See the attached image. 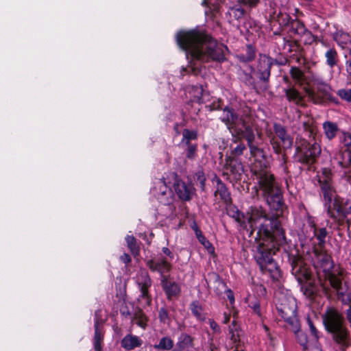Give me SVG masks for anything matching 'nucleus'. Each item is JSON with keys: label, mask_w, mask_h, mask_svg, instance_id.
Segmentation results:
<instances>
[{"label": "nucleus", "mask_w": 351, "mask_h": 351, "mask_svg": "<svg viewBox=\"0 0 351 351\" xmlns=\"http://www.w3.org/2000/svg\"><path fill=\"white\" fill-rule=\"evenodd\" d=\"M173 188L179 199L182 201H189L195 194V188L192 183L185 182L182 180L177 179Z\"/></svg>", "instance_id": "nucleus-17"}, {"label": "nucleus", "mask_w": 351, "mask_h": 351, "mask_svg": "<svg viewBox=\"0 0 351 351\" xmlns=\"http://www.w3.org/2000/svg\"><path fill=\"white\" fill-rule=\"evenodd\" d=\"M313 261L314 266L324 272L325 278L328 280L337 275L341 276L343 274L341 269L337 274L332 271L335 266L334 262L324 247H313Z\"/></svg>", "instance_id": "nucleus-9"}, {"label": "nucleus", "mask_w": 351, "mask_h": 351, "mask_svg": "<svg viewBox=\"0 0 351 351\" xmlns=\"http://www.w3.org/2000/svg\"><path fill=\"white\" fill-rule=\"evenodd\" d=\"M132 320L142 328H145L147 325V318L141 310H138L135 312Z\"/></svg>", "instance_id": "nucleus-37"}, {"label": "nucleus", "mask_w": 351, "mask_h": 351, "mask_svg": "<svg viewBox=\"0 0 351 351\" xmlns=\"http://www.w3.org/2000/svg\"><path fill=\"white\" fill-rule=\"evenodd\" d=\"M345 314L348 322L351 324V307L346 311Z\"/></svg>", "instance_id": "nucleus-64"}, {"label": "nucleus", "mask_w": 351, "mask_h": 351, "mask_svg": "<svg viewBox=\"0 0 351 351\" xmlns=\"http://www.w3.org/2000/svg\"><path fill=\"white\" fill-rule=\"evenodd\" d=\"M338 96L343 100L351 102V88H342L337 91Z\"/></svg>", "instance_id": "nucleus-46"}, {"label": "nucleus", "mask_w": 351, "mask_h": 351, "mask_svg": "<svg viewBox=\"0 0 351 351\" xmlns=\"http://www.w3.org/2000/svg\"><path fill=\"white\" fill-rule=\"evenodd\" d=\"M146 265L152 271H157L163 277H167L165 274L171 270V265L165 258H158L157 259H149L146 261Z\"/></svg>", "instance_id": "nucleus-18"}, {"label": "nucleus", "mask_w": 351, "mask_h": 351, "mask_svg": "<svg viewBox=\"0 0 351 351\" xmlns=\"http://www.w3.org/2000/svg\"><path fill=\"white\" fill-rule=\"evenodd\" d=\"M103 328L95 327V334L93 337V346L95 351H101V343L104 340Z\"/></svg>", "instance_id": "nucleus-31"}, {"label": "nucleus", "mask_w": 351, "mask_h": 351, "mask_svg": "<svg viewBox=\"0 0 351 351\" xmlns=\"http://www.w3.org/2000/svg\"><path fill=\"white\" fill-rule=\"evenodd\" d=\"M285 241V239L280 242L278 241V237H272L271 239H265V240H263V242L257 246L254 253V258L260 267L265 266L267 261L271 260L272 254L275 253V245L274 244L271 247L268 246L266 242H275L278 245H281L284 243Z\"/></svg>", "instance_id": "nucleus-11"}, {"label": "nucleus", "mask_w": 351, "mask_h": 351, "mask_svg": "<svg viewBox=\"0 0 351 351\" xmlns=\"http://www.w3.org/2000/svg\"><path fill=\"white\" fill-rule=\"evenodd\" d=\"M240 3L229 6L226 14L229 16V22L241 20L245 15V11L241 8Z\"/></svg>", "instance_id": "nucleus-27"}, {"label": "nucleus", "mask_w": 351, "mask_h": 351, "mask_svg": "<svg viewBox=\"0 0 351 351\" xmlns=\"http://www.w3.org/2000/svg\"><path fill=\"white\" fill-rule=\"evenodd\" d=\"M162 251L165 255L168 256L170 258L172 259L173 258L172 252L168 247H162Z\"/></svg>", "instance_id": "nucleus-60"}, {"label": "nucleus", "mask_w": 351, "mask_h": 351, "mask_svg": "<svg viewBox=\"0 0 351 351\" xmlns=\"http://www.w3.org/2000/svg\"><path fill=\"white\" fill-rule=\"evenodd\" d=\"M136 283L141 291L138 297V304L142 307L149 306L152 303V297L149 293L152 285V280L145 271L141 272L136 277Z\"/></svg>", "instance_id": "nucleus-12"}, {"label": "nucleus", "mask_w": 351, "mask_h": 351, "mask_svg": "<svg viewBox=\"0 0 351 351\" xmlns=\"http://www.w3.org/2000/svg\"><path fill=\"white\" fill-rule=\"evenodd\" d=\"M290 74L291 77L298 82H301L303 80L304 73L297 67H291Z\"/></svg>", "instance_id": "nucleus-44"}, {"label": "nucleus", "mask_w": 351, "mask_h": 351, "mask_svg": "<svg viewBox=\"0 0 351 351\" xmlns=\"http://www.w3.org/2000/svg\"><path fill=\"white\" fill-rule=\"evenodd\" d=\"M326 64L333 68L338 62V53L335 48H330L325 53Z\"/></svg>", "instance_id": "nucleus-32"}, {"label": "nucleus", "mask_w": 351, "mask_h": 351, "mask_svg": "<svg viewBox=\"0 0 351 351\" xmlns=\"http://www.w3.org/2000/svg\"><path fill=\"white\" fill-rule=\"evenodd\" d=\"M226 165L233 180L237 182L242 179L244 173V168L241 161L236 158L228 157L226 159Z\"/></svg>", "instance_id": "nucleus-20"}, {"label": "nucleus", "mask_w": 351, "mask_h": 351, "mask_svg": "<svg viewBox=\"0 0 351 351\" xmlns=\"http://www.w3.org/2000/svg\"><path fill=\"white\" fill-rule=\"evenodd\" d=\"M260 269L263 273H268L274 280H278L280 277V271L273 258L267 261L265 265L261 267Z\"/></svg>", "instance_id": "nucleus-28"}, {"label": "nucleus", "mask_w": 351, "mask_h": 351, "mask_svg": "<svg viewBox=\"0 0 351 351\" xmlns=\"http://www.w3.org/2000/svg\"><path fill=\"white\" fill-rule=\"evenodd\" d=\"M326 330L341 351L351 346L350 333L344 325L343 317L335 308H328L322 315Z\"/></svg>", "instance_id": "nucleus-4"}, {"label": "nucleus", "mask_w": 351, "mask_h": 351, "mask_svg": "<svg viewBox=\"0 0 351 351\" xmlns=\"http://www.w3.org/2000/svg\"><path fill=\"white\" fill-rule=\"evenodd\" d=\"M161 285L169 300L176 298L180 295L181 291L180 285L169 277H163L161 279Z\"/></svg>", "instance_id": "nucleus-19"}, {"label": "nucleus", "mask_w": 351, "mask_h": 351, "mask_svg": "<svg viewBox=\"0 0 351 351\" xmlns=\"http://www.w3.org/2000/svg\"><path fill=\"white\" fill-rule=\"evenodd\" d=\"M255 58V50L251 45H247L244 53L238 55V58L243 62H250Z\"/></svg>", "instance_id": "nucleus-34"}, {"label": "nucleus", "mask_w": 351, "mask_h": 351, "mask_svg": "<svg viewBox=\"0 0 351 351\" xmlns=\"http://www.w3.org/2000/svg\"><path fill=\"white\" fill-rule=\"evenodd\" d=\"M160 321L166 323L169 320L168 311L165 308H160L158 311Z\"/></svg>", "instance_id": "nucleus-50"}, {"label": "nucleus", "mask_w": 351, "mask_h": 351, "mask_svg": "<svg viewBox=\"0 0 351 351\" xmlns=\"http://www.w3.org/2000/svg\"><path fill=\"white\" fill-rule=\"evenodd\" d=\"M301 289L307 298H311L315 293L316 288L311 283H306L302 286Z\"/></svg>", "instance_id": "nucleus-41"}, {"label": "nucleus", "mask_w": 351, "mask_h": 351, "mask_svg": "<svg viewBox=\"0 0 351 351\" xmlns=\"http://www.w3.org/2000/svg\"><path fill=\"white\" fill-rule=\"evenodd\" d=\"M143 340L139 337L132 335H126L121 341V346L127 351H130L141 346Z\"/></svg>", "instance_id": "nucleus-23"}, {"label": "nucleus", "mask_w": 351, "mask_h": 351, "mask_svg": "<svg viewBox=\"0 0 351 351\" xmlns=\"http://www.w3.org/2000/svg\"><path fill=\"white\" fill-rule=\"evenodd\" d=\"M250 306L253 309L255 314L258 317H261V311L259 302H255L254 303H251Z\"/></svg>", "instance_id": "nucleus-53"}, {"label": "nucleus", "mask_w": 351, "mask_h": 351, "mask_svg": "<svg viewBox=\"0 0 351 351\" xmlns=\"http://www.w3.org/2000/svg\"><path fill=\"white\" fill-rule=\"evenodd\" d=\"M195 234L197 236V238L198 239L199 241L206 248L209 250V252L213 251V247H212L211 243L206 239V237L202 234V232L196 229L195 230Z\"/></svg>", "instance_id": "nucleus-42"}, {"label": "nucleus", "mask_w": 351, "mask_h": 351, "mask_svg": "<svg viewBox=\"0 0 351 351\" xmlns=\"http://www.w3.org/2000/svg\"><path fill=\"white\" fill-rule=\"evenodd\" d=\"M104 322V319L102 318L101 310L99 309L95 312V322L94 328H103L102 324Z\"/></svg>", "instance_id": "nucleus-47"}, {"label": "nucleus", "mask_w": 351, "mask_h": 351, "mask_svg": "<svg viewBox=\"0 0 351 351\" xmlns=\"http://www.w3.org/2000/svg\"><path fill=\"white\" fill-rule=\"evenodd\" d=\"M310 224L313 228L314 237L318 241L317 244L314 245L313 247H325L326 238L328 234L326 229L325 228H317L313 221H311Z\"/></svg>", "instance_id": "nucleus-26"}, {"label": "nucleus", "mask_w": 351, "mask_h": 351, "mask_svg": "<svg viewBox=\"0 0 351 351\" xmlns=\"http://www.w3.org/2000/svg\"><path fill=\"white\" fill-rule=\"evenodd\" d=\"M230 315L229 313L224 312L223 314V320L222 322L223 324H228L230 321Z\"/></svg>", "instance_id": "nucleus-63"}, {"label": "nucleus", "mask_w": 351, "mask_h": 351, "mask_svg": "<svg viewBox=\"0 0 351 351\" xmlns=\"http://www.w3.org/2000/svg\"><path fill=\"white\" fill-rule=\"evenodd\" d=\"M177 43L193 59L198 61H221L224 58L223 47L202 31L180 32L177 34Z\"/></svg>", "instance_id": "nucleus-1"}, {"label": "nucleus", "mask_w": 351, "mask_h": 351, "mask_svg": "<svg viewBox=\"0 0 351 351\" xmlns=\"http://www.w3.org/2000/svg\"><path fill=\"white\" fill-rule=\"evenodd\" d=\"M153 194L164 205L171 204L174 201V195L171 188L167 185L164 178L158 179L154 182Z\"/></svg>", "instance_id": "nucleus-14"}, {"label": "nucleus", "mask_w": 351, "mask_h": 351, "mask_svg": "<svg viewBox=\"0 0 351 351\" xmlns=\"http://www.w3.org/2000/svg\"><path fill=\"white\" fill-rule=\"evenodd\" d=\"M121 261H123L124 263H130L131 262V258L129 256V254L124 253L122 256L120 257Z\"/></svg>", "instance_id": "nucleus-59"}, {"label": "nucleus", "mask_w": 351, "mask_h": 351, "mask_svg": "<svg viewBox=\"0 0 351 351\" xmlns=\"http://www.w3.org/2000/svg\"><path fill=\"white\" fill-rule=\"evenodd\" d=\"M127 245L130 249L131 253L134 256H136L139 254L140 248L137 245L136 239L132 235H128L125 237Z\"/></svg>", "instance_id": "nucleus-35"}, {"label": "nucleus", "mask_w": 351, "mask_h": 351, "mask_svg": "<svg viewBox=\"0 0 351 351\" xmlns=\"http://www.w3.org/2000/svg\"><path fill=\"white\" fill-rule=\"evenodd\" d=\"M260 0H237V3H242L243 5H247L250 7L256 6Z\"/></svg>", "instance_id": "nucleus-55"}, {"label": "nucleus", "mask_w": 351, "mask_h": 351, "mask_svg": "<svg viewBox=\"0 0 351 351\" xmlns=\"http://www.w3.org/2000/svg\"><path fill=\"white\" fill-rule=\"evenodd\" d=\"M291 274L300 283L303 280H308L311 276V272L304 263V260L299 256H293L289 259Z\"/></svg>", "instance_id": "nucleus-16"}, {"label": "nucleus", "mask_w": 351, "mask_h": 351, "mask_svg": "<svg viewBox=\"0 0 351 351\" xmlns=\"http://www.w3.org/2000/svg\"><path fill=\"white\" fill-rule=\"evenodd\" d=\"M208 323H209L210 327L215 332L219 333L221 332V328H220L219 326L213 319H209Z\"/></svg>", "instance_id": "nucleus-57"}, {"label": "nucleus", "mask_w": 351, "mask_h": 351, "mask_svg": "<svg viewBox=\"0 0 351 351\" xmlns=\"http://www.w3.org/2000/svg\"><path fill=\"white\" fill-rule=\"evenodd\" d=\"M309 317H310L309 316L307 317V323H308L310 331H311V334L316 339H317L318 338V331H317V328H315V326H314L313 322L311 320V319Z\"/></svg>", "instance_id": "nucleus-52"}, {"label": "nucleus", "mask_w": 351, "mask_h": 351, "mask_svg": "<svg viewBox=\"0 0 351 351\" xmlns=\"http://www.w3.org/2000/svg\"><path fill=\"white\" fill-rule=\"evenodd\" d=\"M274 130L276 136L282 143V147L284 149L291 148L293 145V139L287 133L285 127L278 123L274 124Z\"/></svg>", "instance_id": "nucleus-21"}, {"label": "nucleus", "mask_w": 351, "mask_h": 351, "mask_svg": "<svg viewBox=\"0 0 351 351\" xmlns=\"http://www.w3.org/2000/svg\"><path fill=\"white\" fill-rule=\"evenodd\" d=\"M315 88L313 90H308L306 91L307 95L314 104H322L327 100L332 98L330 93V87L326 83L317 81L315 83Z\"/></svg>", "instance_id": "nucleus-13"}, {"label": "nucleus", "mask_w": 351, "mask_h": 351, "mask_svg": "<svg viewBox=\"0 0 351 351\" xmlns=\"http://www.w3.org/2000/svg\"><path fill=\"white\" fill-rule=\"evenodd\" d=\"M246 147L243 143H239L236 147H234L232 150V155L234 157L239 156L243 154L244 150H245Z\"/></svg>", "instance_id": "nucleus-48"}, {"label": "nucleus", "mask_w": 351, "mask_h": 351, "mask_svg": "<svg viewBox=\"0 0 351 351\" xmlns=\"http://www.w3.org/2000/svg\"><path fill=\"white\" fill-rule=\"evenodd\" d=\"M195 180L197 182V184H199L201 189L202 190H204L205 188V181H206V177L204 175V173L202 170L197 171L195 173Z\"/></svg>", "instance_id": "nucleus-45"}, {"label": "nucleus", "mask_w": 351, "mask_h": 351, "mask_svg": "<svg viewBox=\"0 0 351 351\" xmlns=\"http://www.w3.org/2000/svg\"><path fill=\"white\" fill-rule=\"evenodd\" d=\"M294 333L297 335L299 343L302 346H306V344L307 343V339H306V335L304 333L300 332V330H298V332H294Z\"/></svg>", "instance_id": "nucleus-54"}, {"label": "nucleus", "mask_w": 351, "mask_h": 351, "mask_svg": "<svg viewBox=\"0 0 351 351\" xmlns=\"http://www.w3.org/2000/svg\"><path fill=\"white\" fill-rule=\"evenodd\" d=\"M291 27V31L296 34H303L306 32V28L302 22L299 20L291 21L290 24Z\"/></svg>", "instance_id": "nucleus-40"}, {"label": "nucleus", "mask_w": 351, "mask_h": 351, "mask_svg": "<svg viewBox=\"0 0 351 351\" xmlns=\"http://www.w3.org/2000/svg\"><path fill=\"white\" fill-rule=\"evenodd\" d=\"M323 129L326 137L330 141L336 136L337 132L339 131L337 124L329 121H325L323 123Z\"/></svg>", "instance_id": "nucleus-30"}, {"label": "nucleus", "mask_w": 351, "mask_h": 351, "mask_svg": "<svg viewBox=\"0 0 351 351\" xmlns=\"http://www.w3.org/2000/svg\"><path fill=\"white\" fill-rule=\"evenodd\" d=\"M342 304H351V289L347 288L346 289V294L345 296V299H342Z\"/></svg>", "instance_id": "nucleus-58"}, {"label": "nucleus", "mask_w": 351, "mask_h": 351, "mask_svg": "<svg viewBox=\"0 0 351 351\" xmlns=\"http://www.w3.org/2000/svg\"><path fill=\"white\" fill-rule=\"evenodd\" d=\"M260 189L263 192L268 205L276 211L282 210L283 202L281 190L274 176L267 170L255 171Z\"/></svg>", "instance_id": "nucleus-6"}, {"label": "nucleus", "mask_w": 351, "mask_h": 351, "mask_svg": "<svg viewBox=\"0 0 351 351\" xmlns=\"http://www.w3.org/2000/svg\"><path fill=\"white\" fill-rule=\"evenodd\" d=\"M215 180L217 183L216 190L215 191L214 195L217 199L223 201V202L228 204L231 202L230 193L228 191L226 186L219 178H215Z\"/></svg>", "instance_id": "nucleus-22"}, {"label": "nucleus", "mask_w": 351, "mask_h": 351, "mask_svg": "<svg viewBox=\"0 0 351 351\" xmlns=\"http://www.w3.org/2000/svg\"><path fill=\"white\" fill-rule=\"evenodd\" d=\"M276 308L289 328L293 332H298L300 324L298 317L296 300L292 296H283L279 299Z\"/></svg>", "instance_id": "nucleus-7"}, {"label": "nucleus", "mask_w": 351, "mask_h": 351, "mask_svg": "<svg viewBox=\"0 0 351 351\" xmlns=\"http://www.w3.org/2000/svg\"><path fill=\"white\" fill-rule=\"evenodd\" d=\"M227 297L228 300H230L231 304H233L234 302V297L233 295L232 291L230 289H228L227 291Z\"/></svg>", "instance_id": "nucleus-61"}, {"label": "nucleus", "mask_w": 351, "mask_h": 351, "mask_svg": "<svg viewBox=\"0 0 351 351\" xmlns=\"http://www.w3.org/2000/svg\"><path fill=\"white\" fill-rule=\"evenodd\" d=\"M236 329H233V328H229V332L231 335L230 340L234 344V346L237 344H240V339L239 335L237 332H235Z\"/></svg>", "instance_id": "nucleus-51"}, {"label": "nucleus", "mask_w": 351, "mask_h": 351, "mask_svg": "<svg viewBox=\"0 0 351 351\" xmlns=\"http://www.w3.org/2000/svg\"><path fill=\"white\" fill-rule=\"evenodd\" d=\"M187 145V149L186 150V156L187 158L190 160H193L196 158V152H197V145L196 144H186Z\"/></svg>", "instance_id": "nucleus-43"}, {"label": "nucleus", "mask_w": 351, "mask_h": 351, "mask_svg": "<svg viewBox=\"0 0 351 351\" xmlns=\"http://www.w3.org/2000/svg\"><path fill=\"white\" fill-rule=\"evenodd\" d=\"M339 140L346 149L337 152L333 161L341 168L343 176L348 181H351V132H342Z\"/></svg>", "instance_id": "nucleus-8"}, {"label": "nucleus", "mask_w": 351, "mask_h": 351, "mask_svg": "<svg viewBox=\"0 0 351 351\" xmlns=\"http://www.w3.org/2000/svg\"><path fill=\"white\" fill-rule=\"evenodd\" d=\"M173 347V341L169 337H162L154 348L160 350H170Z\"/></svg>", "instance_id": "nucleus-36"}, {"label": "nucleus", "mask_w": 351, "mask_h": 351, "mask_svg": "<svg viewBox=\"0 0 351 351\" xmlns=\"http://www.w3.org/2000/svg\"><path fill=\"white\" fill-rule=\"evenodd\" d=\"M193 346V338L186 333H182L178 338L174 351H189Z\"/></svg>", "instance_id": "nucleus-24"}, {"label": "nucleus", "mask_w": 351, "mask_h": 351, "mask_svg": "<svg viewBox=\"0 0 351 351\" xmlns=\"http://www.w3.org/2000/svg\"><path fill=\"white\" fill-rule=\"evenodd\" d=\"M221 120L226 125L233 136L239 139L245 138L247 141L252 156L256 154L260 148L254 143V133L244 118L239 117L232 108L226 107L223 110Z\"/></svg>", "instance_id": "nucleus-5"}, {"label": "nucleus", "mask_w": 351, "mask_h": 351, "mask_svg": "<svg viewBox=\"0 0 351 351\" xmlns=\"http://www.w3.org/2000/svg\"><path fill=\"white\" fill-rule=\"evenodd\" d=\"M339 275L330 279L328 281L330 286L336 291L337 298L342 302V299H345L346 290L343 291L342 287V280Z\"/></svg>", "instance_id": "nucleus-29"}, {"label": "nucleus", "mask_w": 351, "mask_h": 351, "mask_svg": "<svg viewBox=\"0 0 351 351\" xmlns=\"http://www.w3.org/2000/svg\"><path fill=\"white\" fill-rule=\"evenodd\" d=\"M285 94L289 101L299 104L302 101V97L299 92L294 88H289L285 89Z\"/></svg>", "instance_id": "nucleus-38"}, {"label": "nucleus", "mask_w": 351, "mask_h": 351, "mask_svg": "<svg viewBox=\"0 0 351 351\" xmlns=\"http://www.w3.org/2000/svg\"><path fill=\"white\" fill-rule=\"evenodd\" d=\"M276 62L272 58L266 55L260 56L256 67V75L263 82V90L267 88V82L271 74V67Z\"/></svg>", "instance_id": "nucleus-15"}, {"label": "nucleus", "mask_w": 351, "mask_h": 351, "mask_svg": "<svg viewBox=\"0 0 351 351\" xmlns=\"http://www.w3.org/2000/svg\"><path fill=\"white\" fill-rule=\"evenodd\" d=\"M197 138V133L195 130H189L184 129L182 131V143L185 144H190L191 140H195Z\"/></svg>", "instance_id": "nucleus-39"}, {"label": "nucleus", "mask_w": 351, "mask_h": 351, "mask_svg": "<svg viewBox=\"0 0 351 351\" xmlns=\"http://www.w3.org/2000/svg\"><path fill=\"white\" fill-rule=\"evenodd\" d=\"M319 182L323 193L324 208L328 215L332 219L338 226H342L348 215L351 213V203L348 202L341 205L337 198L331 179L329 175L320 176Z\"/></svg>", "instance_id": "nucleus-3"}, {"label": "nucleus", "mask_w": 351, "mask_h": 351, "mask_svg": "<svg viewBox=\"0 0 351 351\" xmlns=\"http://www.w3.org/2000/svg\"><path fill=\"white\" fill-rule=\"evenodd\" d=\"M270 143H271L272 148L276 154H281V150H282L281 147L275 136L270 137Z\"/></svg>", "instance_id": "nucleus-49"}, {"label": "nucleus", "mask_w": 351, "mask_h": 351, "mask_svg": "<svg viewBox=\"0 0 351 351\" xmlns=\"http://www.w3.org/2000/svg\"><path fill=\"white\" fill-rule=\"evenodd\" d=\"M291 21H293L291 19V16L289 14H285L283 18V23L285 25H289L291 23Z\"/></svg>", "instance_id": "nucleus-62"}, {"label": "nucleus", "mask_w": 351, "mask_h": 351, "mask_svg": "<svg viewBox=\"0 0 351 351\" xmlns=\"http://www.w3.org/2000/svg\"><path fill=\"white\" fill-rule=\"evenodd\" d=\"M234 217L241 226L246 229L249 227L251 232L258 228V234L262 240L271 239L276 237H278L280 242L285 239V232L279 221L276 217L267 215L262 206H251L246 215L237 212Z\"/></svg>", "instance_id": "nucleus-2"}, {"label": "nucleus", "mask_w": 351, "mask_h": 351, "mask_svg": "<svg viewBox=\"0 0 351 351\" xmlns=\"http://www.w3.org/2000/svg\"><path fill=\"white\" fill-rule=\"evenodd\" d=\"M321 153L319 145L315 142L304 141L296 147V154L299 162L312 165Z\"/></svg>", "instance_id": "nucleus-10"}, {"label": "nucleus", "mask_w": 351, "mask_h": 351, "mask_svg": "<svg viewBox=\"0 0 351 351\" xmlns=\"http://www.w3.org/2000/svg\"><path fill=\"white\" fill-rule=\"evenodd\" d=\"M332 38L343 49L347 48L351 44V36L342 29L337 30L333 34Z\"/></svg>", "instance_id": "nucleus-25"}, {"label": "nucleus", "mask_w": 351, "mask_h": 351, "mask_svg": "<svg viewBox=\"0 0 351 351\" xmlns=\"http://www.w3.org/2000/svg\"><path fill=\"white\" fill-rule=\"evenodd\" d=\"M345 68L346 71L347 79L351 80V60L348 59L345 62Z\"/></svg>", "instance_id": "nucleus-56"}, {"label": "nucleus", "mask_w": 351, "mask_h": 351, "mask_svg": "<svg viewBox=\"0 0 351 351\" xmlns=\"http://www.w3.org/2000/svg\"><path fill=\"white\" fill-rule=\"evenodd\" d=\"M190 309L193 315L199 320H204L206 317L203 313L202 305L198 301H193L190 304Z\"/></svg>", "instance_id": "nucleus-33"}]
</instances>
